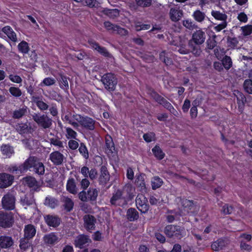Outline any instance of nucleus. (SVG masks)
Wrapping results in <instances>:
<instances>
[{"label": "nucleus", "mask_w": 252, "mask_h": 252, "mask_svg": "<svg viewBox=\"0 0 252 252\" xmlns=\"http://www.w3.org/2000/svg\"><path fill=\"white\" fill-rule=\"evenodd\" d=\"M2 207L6 210H13L15 208V199L11 193H7L2 198Z\"/></svg>", "instance_id": "nucleus-6"}, {"label": "nucleus", "mask_w": 252, "mask_h": 252, "mask_svg": "<svg viewBox=\"0 0 252 252\" xmlns=\"http://www.w3.org/2000/svg\"><path fill=\"white\" fill-rule=\"evenodd\" d=\"M84 4L89 7H93L98 6V3L96 1V0H85Z\"/></svg>", "instance_id": "nucleus-60"}, {"label": "nucleus", "mask_w": 252, "mask_h": 252, "mask_svg": "<svg viewBox=\"0 0 252 252\" xmlns=\"http://www.w3.org/2000/svg\"><path fill=\"white\" fill-rule=\"evenodd\" d=\"M36 233V230L32 225L29 224L25 226L24 229L25 238L29 239L32 238Z\"/></svg>", "instance_id": "nucleus-19"}, {"label": "nucleus", "mask_w": 252, "mask_h": 252, "mask_svg": "<svg viewBox=\"0 0 252 252\" xmlns=\"http://www.w3.org/2000/svg\"><path fill=\"white\" fill-rule=\"evenodd\" d=\"M28 240V239L25 238L21 240L20 244V247L21 249L26 250L27 248L30 246V244L29 243Z\"/></svg>", "instance_id": "nucleus-58"}, {"label": "nucleus", "mask_w": 252, "mask_h": 252, "mask_svg": "<svg viewBox=\"0 0 252 252\" xmlns=\"http://www.w3.org/2000/svg\"><path fill=\"white\" fill-rule=\"evenodd\" d=\"M34 168V171L38 174H43L44 173V166L42 162L34 157L29 158L23 164V165L19 167L16 166H12L10 167L8 170L10 172L14 173L15 171H20L23 172L30 169L32 168Z\"/></svg>", "instance_id": "nucleus-1"}, {"label": "nucleus", "mask_w": 252, "mask_h": 252, "mask_svg": "<svg viewBox=\"0 0 252 252\" xmlns=\"http://www.w3.org/2000/svg\"><path fill=\"white\" fill-rule=\"evenodd\" d=\"M241 30L244 35H249L252 32V26L247 25L246 26L242 27L241 28Z\"/></svg>", "instance_id": "nucleus-53"}, {"label": "nucleus", "mask_w": 252, "mask_h": 252, "mask_svg": "<svg viewBox=\"0 0 252 252\" xmlns=\"http://www.w3.org/2000/svg\"><path fill=\"white\" fill-rule=\"evenodd\" d=\"M126 216L127 219L130 221H134L139 217L138 212L133 208H130L127 210Z\"/></svg>", "instance_id": "nucleus-31"}, {"label": "nucleus", "mask_w": 252, "mask_h": 252, "mask_svg": "<svg viewBox=\"0 0 252 252\" xmlns=\"http://www.w3.org/2000/svg\"><path fill=\"white\" fill-rule=\"evenodd\" d=\"M13 180V177L6 174H0V188H6L10 186Z\"/></svg>", "instance_id": "nucleus-12"}, {"label": "nucleus", "mask_w": 252, "mask_h": 252, "mask_svg": "<svg viewBox=\"0 0 252 252\" xmlns=\"http://www.w3.org/2000/svg\"><path fill=\"white\" fill-rule=\"evenodd\" d=\"M60 81V87L61 88L66 89L68 88V83L66 77L62 76Z\"/></svg>", "instance_id": "nucleus-57"}, {"label": "nucleus", "mask_w": 252, "mask_h": 252, "mask_svg": "<svg viewBox=\"0 0 252 252\" xmlns=\"http://www.w3.org/2000/svg\"><path fill=\"white\" fill-rule=\"evenodd\" d=\"M143 138L146 142H150L155 139V134L152 132L145 134Z\"/></svg>", "instance_id": "nucleus-56"}, {"label": "nucleus", "mask_w": 252, "mask_h": 252, "mask_svg": "<svg viewBox=\"0 0 252 252\" xmlns=\"http://www.w3.org/2000/svg\"><path fill=\"white\" fill-rule=\"evenodd\" d=\"M102 82L105 88L108 90H114L117 84L116 79L114 74L112 73L104 75L102 78Z\"/></svg>", "instance_id": "nucleus-3"}, {"label": "nucleus", "mask_w": 252, "mask_h": 252, "mask_svg": "<svg viewBox=\"0 0 252 252\" xmlns=\"http://www.w3.org/2000/svg\"><path fill=\"white\" fill-rule=\"evenodd\" d=\"M222 63L224 68L228 70L231 67L232 63L229 57L225 56L222 60Z\"/></svg>", "instance_id": "nucleus-44"}, {"label": "nucleus", "mask_w": 252, "mask_h": 252, "mask_svg": "<svg viewBox=\"0 0 252 252\" xmlns=\"http://www.w3.org/2000/svg\"><path fill=\"white\" fill-rule=\"evenodd\" d=\"M2 32L5 33L8 37L12 41L16 42L17 38L15 32L9 26L4 27L2 29Z\"/></svg>", "instance_id": "nucleus-23"}, {"label": "nucleus", "mask_w": 252, "mask_h": 252, "mask_svg": "<svg viewBox=\"0 0 252 252\" xmlns=\"http://www.w3.org/2000/svg\"><path fill=\"white\" fill-rule=\"evenodd\" d=\"M9 79L13 82L16 83H20L22 82L21 78L17 75H9Z\"/></svg>", "instance_id": "nucleus-64"}, {"label": "nucleus", "mask_w": 252, "mask_h": 252, "mask_svg": "<svg viewBox=\"0 0 252 252\" xmlns=\"http://www.w3.org/2000/svg\"><path fill=\"white\" fill-rule=\"evenodd\" d=\"M67 190L72 194H75L77 192V188L73 179H69L66 184Z\"/></svg>", "instance_id": "nucleus-29"}, {"label": "nucleus", "mask_w": 252, "mask_h": 252, "mask_svg": "<svg viewBox=\"0 0 252 252\" xmlns=\"http://www.w3.org/2000/svg\"><path fill=\"white\" fill-rule=\"evenodd\" d=\"M36 104L38 107L42 110H45L47 109L48 105L45 102L41 100H35Z\"/></svg>", "instance_id": "nucleus-59"}, {"label": "nucleus", "mask_w": 252, "mask_h": 252, "mask_svg": "<svg viewBox=\"0 0 252 252\" xmlns=\"http://www.w3.org/2000/svg\"><path fill=\"white\" fill-rule=\"evenodd\" d=\"M88 200H94L97 196V191L96 189H90L88 191Z\"/></svg>", "instance_id": "nucleus-46"}, {"label": "nucleus", "mask_w": 252, "mask_h": 252, "mask_svg": "<svg viewBox=\"0 0 252 252\" xmlns=\"http://www.w3.org/2000/svg\"><path fill=\"white\" fill-rule=\"evenodd\" d=\"M17 130L20 134H24L30 132L32 129L31 127H29L27 124H21L17 126Z\"/></svg>", "instance_id": "nucleus-37"}, {"label": "nucleus", "mask_w": 252, "mask_h": 252, "mask_svg": "<svg viewBox=\"0 0 252 252\" xmlns=\"http://www.w3.org/2000/svg\"><path fill=\"white\" fill-rule=\"evenodd\" d=\"M18 48L19 51L24 54L27 53L29 50L28 44L25 41H23L20 42L18 45Z\"/></svg>", "instance_id": "nucleus-40"}, {"label": "nucleus", "mask_w": 252, "mask_h": 252, "mask_svg": "<svg viewBox=\"0 0 252 252\" xmlns=\"http://www.w3.org/2000/svg\"><path fill=\"white\" fill-rule=\"evenodd\" d=\"M225 245V242L222 239H219L211 245V248L215 251L221 250Z\"/></svg>", "instance_id": "nucleus-28"}, {"label": "nucleus", "mask_w": 252, "mask_h": 252, "mask_svg": "<svg viewBox=\"0 0 252 252\" xmlns=\"http://www.w3.org/2000/svg\"><path fill=\"white\" fill-rule=\"evenodd\" d=\"M106 151L108 154L110 153L113 154L115 150L114 143L112 142L111 137L109 136L106 138Z\"/></svg>", "instance_id": "nucleus-35"}, {"label": "nucleus", "mask_w": 252, "mask_h": 252, "mask_svg": "<svg viewBox=\"0 0 252 252\" xmlns=\"http://www.w3.org/2000/svg\"><path fill=\"white\" fill-rule=\"evenodd\" d=\"M13 222L11 213L0 212V226L3 227H10Z\"/></svg>", "instance_id": "nucleus-8"}, {"label": "nucleus", "mask_w": 252, "mask_h": 252, "mask_svg": "<svg viewBox=\"0 0 252 252\" xmlns=\"http://www.w3.org/2000/svg\"><path fill=\"white\" fill-rule=\"evenodd\" d=\"M244 87L245 91L250 94H252V81L246 80L244 84Z\"/></svg>", "instance_id": "nucleus-48"}, {"label": "nucleus", "mask_w": 252, "mask_h": 252, "mask_svg": "<svg viewBox=\"0 0 252 252\" xmlns=\"http://www.w3.org/2000/svg\"><path fill=\"white\" fill-rule=\"evenodd\" d=\"M23 183L36 190L37 189V183L35 179L32 177H27L23 179Z\"/></svg>", "instance_id": "nucleus-22"}, {"label": "nucleus", "mask_w": 252, "mask_h": 252, "mask_svg": "<svg viewBox=\"0 0 252 252\" xmlns=\"http://www.w3.org/2000/svg\"><path fill=\"white\" fill-rule=\"evenodd\" d=\"M56 80L54 78L47 77L43 79L42 82L41 83L40 85L42 86L43 85L44 86H49L54 84Z\"/></svg>", "instance_id": "nucleus-50"}, {"label": "nucleus", "mask_w": 252, "mask_h": 252, "mask_svg": "<svg viewBox=\"0 0 252 252\" xmlns=\"http://www.w3.org/2000/svg\"><path fill=\"white\" fill-rule=\"evenodd\" d=\"M180 201L184 211L182 213L185 214L186 213H189V211L193 207L192 202L187 199H181Z\"/></svg>", "instance_id": "nucleus-24"}, {"label": "nucleus", "mask_w": 252, "mask_h": 252, "mask_svg": "<svg viewBox=\"0 0 252 252\" xmlns=\"http://www.w3.org/2000/svg\"><path fill=\"white\" fill-rule=\"evenodd\" d=\"M89 43L92 48L97 51L98 52L100 53L102 55L105 56H109V54L107 51V50L103 47L99 46L97 44H96L95 42L93 41H89Z\"/></svg>", "instance_id": "nucleus-25"}, {"label": "nucleus", "mask_w": 252, "mask_h": 252, "mask_svg": "<svg viewBox=\"0 0 252 252\" xmlns=\"http://www.w3.org/2000/svg\"><path fill=\"white\" fill-rule=\"evenodd\" d=\"M184 27L189 30H193L195 28V25L190 19H186L183 21Z\"/></svg>", "instance_id": "nucleus-49"}, {"label": "nucleus", "mask_w": 252, "mask_h": 252, "mask_svg": "<svg viewBox=\"0 0 252 252\" xmlns=\"http://www.w3.org/2000/svg\"><path fill=\"white\" fill-rule=\"evenodd\" d=\"M226 26H227L226 21H222V22L221 24H219L217 26H215L214 27V30L216 32H220L221 30L225 28Z\"/></svg>", "instance_id": "nucleus-63"}, {"label": "nucleus", "mask_w": 252, "mask_h": 252, "mask_svg": "<svg viewBox=\"0 0 252 252\" xmlns=\"http://www.w3.org/2000/svg\"><path fill=\"white\" fill-rule=\"evenodd\" d=\"M164 233L168 237L180 238L184 234V230L180 226L170 224L165 227Z\"/></svg>", "instance_id": "nucleus-2"}, {"label": "nucleus", "mask_w": 252, "mask_h": 252, "mask_svg": "<svg viewBox=\"0 0 252 252\" xmlns=\"http://www.w3.org/2000/svg\"><path fill=\"white\" fill-rule=\"evenodd\" d=\"M13 244L12 238L8 236H1L0 237V247L1 248H7Z\"/></svg>", "instance_id": "nucleus-21"}, {"label": "nucleus", "mask_w": 252, "mask_h": 252, "mask_svg": "<svg viewBox=\"0 0 252 252\" xmlns=\"http://www.w3.org/2000/svg\"><path fill=\"white\" fill-rule=\"evenodd\" d=\"M84 224L88 230H92L94 228V219L90 215H86L84 218Z\"/></svg>", "instance_id": "nucleus-20"}, {"label": "nucleus", "mask_w": 252, "mask_h": 252, "mask_svg": "<svg viewBox=\"0 0 252 252\" xmlns=\"http://www.w3.org/2000/svg\"><path fill=\"white\" fill-rule=\"evenodd\" d=\"M233 94L237 98L238 108L240 111L242 112L244 109L246 98L244 94L238 90H234Z\"/></svg>", "instance_id": "nucleus-14"}, {"label": "nucleus", "mask_w": 252, "mask_h": 252, "mask_svg": "<svg viewBox=\"0 0 252 252\" xmlns=\"http://www.w3.org/2000/svg\"><path fill=\"white\" fill-rule=\"evenodd\" d=\"M162 184V180L158 177H154L151 180L152 187L153 189H154L159 188L161 186Z\"/></svg>", "instance_id": "nucleus-39"}, {"label": "nucleus", "mask_w": 252, "mask_h": 252, "mask_svg": "<svg viewBox=\"0 0 252 252\" xmlns=\"http://www.w3.org/2000/svg\"><path fill=\"white\" fill-rule=\"evenodd\" d=\"M65 136L67 139H75L77 135V133L72 129L69 127L65 128Z\"/></svg>", "instance_id": "nucleus-42"}, {"label": "nucleus", "mask_w": 252, "mask_h": 252, "mask_svg": "<svg viewBox=\"0 0 252 252\" xmlns=\"http://www.w3.org/2000/svg\"><path fill=\"white\" fill-rule=\"evenodd\" d=\"M193 106L190 109V113L192 118H195L197 116V109L196 107L197 103L196 101H195L193 102Z\"/></svg>", "instance_id": "nucleus-55"}, {"label": "nucleus", "mask_w": 252, "mask_h": 252, "mask_svg": "<svg viewBox=\"0 0 252 252\" xmlns=\"http://www.w3.org/2000/svg\"><path fill=\"white\" fill-rule=\"evenodd\" d=\"M45 204L52 208H54L57 205V201L54 198L47 197L45 199Z\"/></svg>", "instance_id": "nucleus-41"}, {"label": "nucleus", "mask_w": 252, "mask_h": 252, "mask_svg": "<svg viewBox=\"0 0 252 252\" xmlns=\"http://www.w3.org/2000/svg\"><path fill=\"white\" fill-rule=\"evenodd\" d=\"M123 198L122 197V192L120 190H117L113 194L111 199V202L114 205H120Z\"/></svg>", "instance_id": "nucleus-26"}, {"label": "nucleus", "mask_w": 252, "mask_h": 252, "mask_svg": "<svg viewBox=\"0 0 252 252\" xmlns=\"http://www.w3.org/2000/svg\"><path fill=\"white\" fill-rule=\"evenodd\" d=\"M0 149L2 155L6 158L10 157L14 154L13 148L9 145H3Z\"/></svg>", "instance_id": "nucleus-27"}, {"label": "nucleus", "mask_w": 252, "mask_h": 252, "mask_svg": "<svg viewBox=\"0 0 252 252\" xmlns=\"http://www.w3.org/2000/svg\"><path fill=\"white\" fill-rule=\"evenodd\" d=\"M109 174L107 169L104 167H102L101 169L100 182L102 183H105L109 180Z\"/></svg>", "instance_id": "nucleus-34"}, {"label": "nucleus", "mask_w": 252, "mask_h": 252, "mask_svg": "<svg viewBox=\"0 0 252 252\" xmlns=\"http://www.w3.org/2000/svg\"><path fill=\"white\" fill-rule=\"evenodd\" d=\"M44 219L49 226L54 227L59 226L61 222L60 219L56 216L47 215L44 217Z\"/></svg>", "instance_id": "nucleus-17"}, {"label": "nucleus", "mask_w": 252, "mask_h": 252, "mask_svg": "<svg viewBox=\"0 0 252 252\" xmlns=\"http://www.w3.org/2000/svg\"><path fill=\"white\" fill-rule=\"evenodd\" d=\"M169 14L171 21L177 22L183 17V12L179 7H175L170 9Z\"/></svg>", "instance_id": "nucleus-11"}, {"label": "nucleus", "mask_w": 252, "mask_h": 252, "mask_svg": "<svg viewBox=\"0 0 252 252\" xmlns=\"http://www.w3.org/2000/svg\"><path fill=\"white\" fill-rule=\"evenodd\" d=\"M33 119L37 124L44 128H49L52 125V120L46 115L35 114Z\"/></svg>", "instance_id": "nucleus-5"}, {"label": "nucleus", "mask_w": 252, "mask_h": 252, "mask_svg": "<svg viewBox=\"0 0 252 252\" xmlns=\"http://www.w3.org/2000/svg\"><path fill=\"white\" fill-rule=\"evenodd\" d=\"M21 203L23 206H34V200L31 195L29 196H25L24 198L21 200Z\"/></svg>", "instance_id": "nucleus-33"}, {"label": "nucleus", "mask_w": 252, "mask_h": 252, "mask_svg": "<svg viewBox=\"0 0 252 252\" xmlns=\"http://www.w3.org/2000/svg\"><path fill=\"white\" fill-rule=\"evenodd\" d=\"M63 201L65 209L68 212L70 211L72 209L74 205L72 200L69 198L64 197Z\"/></svg>", "instance_id": "nucleus-38"}, {"label": "nucleus", "mask_w": 252, "mask_h": 252, "mask_svg": "<svg viewBox=\"0 0 252 252\" xmlns=\"http://www.w3.org/2000/svg\"><path fill=\"white\" fill-rule=\"evenodd\" d=\"M211 15L215 19L222 21H226L227 17L224 13L216 10H212Z\"/></svg>", "instance_id": "nucleus-32"}, {"label": "nucleus", "mask_w": 252, "mask_h": 252, "mask_svg": "<svg viewBox=\"0 0 252 252\" xmlns=\"http://www.w3.org/2000/svg\"><path fill=\"white\" fill-rule=\"evenodd\" d=\"M75 118L80 125L85 128L90 130L94 129V121L92 119L88 117H82L78 115H76Z\"/></svg>", "instance_id": "nucleus-4"}, {"label": "nucleus", "mask_w": 252, "mask_h": 252, "mask_svg": "<svg viewBox=\"0 0 252 252\" xmlns=\"http://www.w3.org/2000/svg\"><path fill=\"white\" fill-rule=\"evenodd\" d=\"M145 177V175L144 174H140L137 177L136 179V185L140 188L141 190H144L146 189Z\"/></svg>", "instance_id": "nucleus-30"}, {"label": "nucleus", "mask_w": 252, "mask_h": 252, "mask_svg": "<svg viewBox=\"0 0 252 252\" xmlns=\"http://www.w3.org/2000/svg\"><path fill=\"white\" fill-rule=\"evenodd\" d=\"M79 151L80 154L85 158H87L89 157V154L87 149L84 144L81 143L79 148Z\"/></svg>", "instance_id": "nucleus-52"}, {"label": "nucleus", "mask_w": 252, "mask_h": 252, "mask_svg": "<svg viewBox=\"0 0 252 252\" xmlns=\"http://www.w3.org/2000/svg\"><path fill=\"white\" fill-rule=\"evenodd\" d=\"M153 97L157 102H158L160 104H162L167 109H169L170 111V112L172 113H173L174 115H176L177 114V112L173 107L171 104L169 102H167L162 97L159 96L158 94H157L155 93H154Z\"/></svg>", "instance_id": "nucleus-10"}, {"label": "nucleus", "mask_w": 252, "mask_h": 252, "mask_svg": "<svg viewBox=\"0 0 252 252\" xmlns=\"http://www.w3.org/2000/svg\"><path fill=\"white\" fill-rule=\"evenodd\" d=\"M152 151L155 156L158 159H162L163 158L164 154L158 146L155 147L153 149Z\"/></svg>", "instance_id": "nucleus-45"}, {"label": "nucleus", "mask_w": 252, "mask_h": 252, "mask_svg": "<svg viewBox=\"0 0 252 252\" xmlns=\"http://www.w3.org/2000/svg\"><path fill=\"white\" fill-rule=\"evenodd\" d=\"M9 91L13 96L19 97L22 95V92L18 88L11 87L9 88Z\"/></svg>", "instance_id": "nucleus-47"}, {"label": "nucleus", "mask_w": 252, "mask_h": 252, "mask_svg": "<svg viewBox=\"0 0 252 252\" xmlns=\"http://www.w3.org/2000/svg\"><path fill=\"white\" fill-rule=\"evenodd\" d=\"M148 201L142 194H139L136 198V204L137 209L142 213H146L149 209Z\"/></svg>", "instance_id": "nucleus-7"}, {"label": "nucleus", "mask_w": 252, "mask_h": 252, "mask_svg": "<svg viewBox=\"0 0 252 252\" xmlns=\"http://www.w3.org/2000/svg\"><path fill=\"white\" fill-rule=\"evenodd\" d=\"M192 39L196 44H201L205 40V32L202 30L196 31L192 34Z\"/></svg>", "instance_id": "nucleus-13"}, {"label": "nucleus", "mask_w": 252, "mask_h": 252, "mask_svg": "<svg viewBox=\"0 0 252 252\" xmlns=\"http://www.w3.org/2000/svg\"><path fill=\"white\" fill-rule=\"evenodd\" d=\"M27 108L23 107L14 112L13 117L15 118H19L23 116L26 112Z\"/></svg>", "instance_id": "nucleus-51"}, {"label": "nucleus", "mask_w": 252, "mask_h": 252, "mask_svg": "<svg viewBox=\"0 0 252 252\" xmlns=\"http://www.w3.org/2000/svg\"><path fill=\"white\" fill-rule=\"evenodd\" d=\"M105 13L109 17L114 18L119 15V11L118 9H105L104 10Z\"/></svg>", "instance_id": "nucleus-43"}, {"label": "nucleus", "mask_w": 252, "mask_h": 252, "mask_svg": "<svg viewBox=\"0 0 252 252\" xmlns=\"http://www.w3.org/2000/svg\"><path fill=\"white\" fill-rule=\"evenodd\" d=\"M68 146L69 148L72 150H75L76 149L78 146L79 144L78 141L75 140H70L69 141L68 143Z\"/></svg>", "instance_id": "nucleus-62"}, {"label": "nucleus", "mask_w": 252, "mask_h": 252, "mask_svg": "<svg viewBox=\"0 0 252 252\" xmlns=\"http://www.w3.org/2000/svg\"><path fill=\"white\" fill-rule=\"evenodd\" d=\"M138 5L142 7H148L151 4V0H135Z\"/></svg>", "instance_id": "nucleus-54"}, {"label": "nucleus", "mask_w": 252, "mask_h": 252, "mask_svg": "<svg viewBox=\"0 0 252 252\" xmlns=\"http://www.w3.org/2000/svg\"><path fill=\"white\" fill-rule=\"evenodd\" d=\"M59 238L54 233H50L43 237L44 242L48 245H55L59 241Z\"/></svg>", "instance_id": "nucleus-18"}, {"label": "nucleus", "mask_w": 252, "mask_h": 252, "mask_svg": "<svg viewBox=\"0 0 252 252\" xmlns=\"http://www.w3.org/2000/svg\"><path fill=\"white\" fill-rule=\"evenodd\" d=\"M104 25L107 30L110 31L112 32L118 34L121 36L126 35L128 33L126 29L120 28L117 26H114L109 22H104Z\"/></svg>", "instance_id": "nucleus-9"}, {"label": "nucleus", "mask_w": 252, "mask_h": 252, "mask_svg": "<svg viewBox=\"0 0 252 252\" xmlns=\"http://www.w3.org/2000/svg\"><path fill=\"white\" fill-rule=\"evenodd\" d=\"M192 16L198 22H202L205 18V14L204 12L197 10L193 12Z\"/></svg>", "instance_id": "nucleus-36"}, {"label": "nucleus", "mask_w": 252, "mask_h": 252, "mask_svg": "<svg viewBox=\"0 0 252 252\" xmlns=\"http://www.w3.org/2000/svg\"><path fill=\"white\" fill-rule=\"evenodd\" d=\"M150 28V26L147 24L140 25V24H136L135 26V29L137 31L148 30Z\"/></svg>", "instance_id": "nucleus-61"}, {"label": "nucleus", "mask_w": 252, "mask_h": 252, "mask_svg": "<svg viewBox=\"0 0 252 252\" xmlns=\"http://www.w3.org/2000/svg\"><path fill=\"white\" fill-rule=\"evenodd\" d=\"M50 159L54 164L60 165L63 162L64 156L59 152L56 151L51 153L50 155Z\"/></svg>", "instance_id": "nucleus-15"}, {"label": "nucleus", "mask_w": 252, "mask_h": 252, "mask_svg": "<svg viewBox=\"0 0 252 252\" xmlns=\"http://www.w3.org/2000/svg\"><path fill=\"white\" fill-rule=\"evenodd\" d=\"M91 242V240L89 238L84 235H79L75 240V245L76 247L82 248L87 244Z\"/></svg>", "instance_id": "nucleus-16"}]
</instances>
